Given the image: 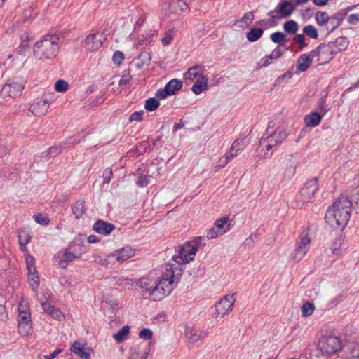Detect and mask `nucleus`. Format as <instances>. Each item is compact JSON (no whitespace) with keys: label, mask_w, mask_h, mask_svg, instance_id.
Segmentation results:
<instances>
[{"label":"nucleus","mask_w":359,"mask_h":359,"mask_svg":"<svg viewBox=\"0 0 359 359\" xmlns=\"http://www.w3.org/2000/svg\"><path fill=\"white\" fill-rule=\"evenodd\" d=\"M58 37L55 35L47 36L36 42L34 46V54L39 60H52L58 53L60 46Z\"/></svg>","instance_id":"f257e3e1"},{"label":"nucleus","mask_w":359,"mask_h":359,"mask_svg":"<svg viewBox=\"0 0 359 359\" xmlns=\"http://www.w3.org/2000/svg\"><path fill=\"white\" fill-rule=\"evenodd\" d=\"M312 227L304 229L296 241L295 248L290 253V258L294 262H299L308 252L311 243V231Z\"/></svg>","instance_id":"f03ea898"},{"label":"nucleus","mask_w":359,"mask_h":359,"mask_svg":"<svg viewBox=\"0 0 359 359\" xmlns=\"http://www.w3.org/2000/svg\"><path fill=\"white\" fill-rule=\"evenodd\" d=\"M314 18L320 32L326 36L335 30L341 22V18L338 15L330 16L325 11H317Z\"/></svg>","instance_id":"7ed1b4c3"},{"label":"nucleus","mask_w":359,"mask_h":359,"mask_svg":"<svg viewBox=\"0 0 359 359\" xmlns=\"http://www.w3.org/2000/svg\"><path fill=\"white\" fill-rule=\"evenodd\" d=\"M24 88V82L20 77L9 78L2 87L0 95L3 97H16L21 95Z\"/></svg>","instance_id":"20e7f679"},{"label":"nucleus","mask_w":359,"mask_h":359,"mask_svg":"<svg viewBox=\"0 0 359 359\" xmlns=\"http://www.w3.org/2000/svg\"><path fill=\"white\" fill-rule=\"evenodd\" d=\"M197 250V245L187 242L178 248L177 254L172 257V260L179 265L189 263L194 259Z\"/></svg>","instance_id":"39448f33"},{"label":"nucleus","mask_w":359,"mask_h":359,"mask_svg":"<svg viewBox=\"0 0 359 359\" xmlns=\"http://www.w3.org/2000/svg\"><path fill=\"white\" fill-rule=\"evenodd\" d=\"M134 254V250L131 248H123L108 255L106 259L102 261V265L104 267H113L116 262L121 263L133 257Z\"/></svg>","instance_id":"423d86ee"},{"label":"nucleus","mask_w":359,"mask_h":359,"mask_svg":"<svg viewBox=\"0 0 359 359\" xmlns=\"http://www.w3.org/2000/svg\"><path fill=\"white\" fill-rule=\"evenodd\" d=\"M296 9V5L291 0H280L278 6L268 13L273 20L290 17Z\"/></svg>","instance_id":"0eeeda50"},{"label":"nucleus","mask_w":359,"mask_h":359,"mask_svg":"<svg viewBox=\"0 0 359 359\" xmlns=\"http://www.w3.org/2000/svg\"><path fill=\"white\" fill-rule=\"evenodd\" d=\"M348 217H346L345 214H339V210L336 212L331 207H330L326 212L325 219V222L333 229H343L349 221Z\"/></svg>","instance_id":"6e6552de"},{"label":"nucleus","mask_w":359,"mask_h":359,"mask_svg":"<svg viewBox=\"0 0 359 359\" xmlns=\"http://www.w3.org/2000/svg\"><path fill=\"white\" fill-rule=\"evenodd\" d=\"M319 348L327 354H332L341 349V340L334 336H323L318 341Z\"/></svg>","instance_id":"1a4fd4ad"},{"label":"nucleus","mask_w":359,"mask_h":359,"mask_svg":"<svg viewBox=\"0 0 359 359\" xmlns=\"http://www.w3.org/2000/svg\"><path fill=\"white\" fill-rule=\"evenodd\" d=\"M235 299L233 294L226 295L215 304V312L214 318L215 319H221L232 311Z\"/></svg>","instance_id":"9d476101"},{"label":"nucleus","mask_w":359,"mask_h":359,"mask_svg":"<svg viewBox=\"0 0 359 359\" xmlns=\"http://www.w3.org/2000/svg\"><path fill=\"white\" fill-rule=\"evenodd\" d=\"M180 275V273L175 274V271H167L158 282L163 290V293H166L167 295L170 293L174 285L178 283Z\"/></svg>","instance_id":"9b49d317"},{"label":"nucleus","mask_w":359,"mask_h":359,"mask_svg":"<svg viewBox=\"0 0 359 359\" xmlns=\"http://www.w3.org/2000/svg\"><path fill=\"white\" fill-rule=\"evenodd\" d=\"M318 189V180L313 177L308 180L300 191L301 202L305 204L311 201Z\"/></svg>","instance_id":"f8f14e48"},{"label":"nucleus","mask_w":359,"mask_h":359,"mask_svg":"<svg viewBox=\"0 0 359 359\" xmlns=\"http://www.w3.org/2000/svg\"><path fill=\"white\" fill-rule=\"evenodd\" d=\"M313 57H318L319 65H323L332 59L334 53L328 43H321L312 52Z\"/></svg>","instance_id":"ddd939ff"},{"label":"nucleus","mask_w":359,"mask_h":359,"mask_svg":"<svg viewBox=\"0 0 359 359\" xmlns=\"http://www.w3.org/2000/svg\"><path fill=\"white\" fill-rule=\"evenodd\" d=\"M104 40L105 36L103 33L97 32L87 36L83 43V46L88 51H95L102 46Z\"/></svg>","instance_id":"4468645a"},{"label":"nucleus","mask_w":359,"mask_h":359,"mask_svg":"<svg viewBox=\"0 0 359 359\" xmlns=\"http://www.w3.org/2000/svg\"><path fill=\"white\" fill-rule=\"evenodd\" d=\"M353 206L351 201L346 196H342L338 198L332 206H330L336 212L339 210V214H345L346 217L350 218L351 217V209Z\"/></svg>","instance_id":"2eb2a0df"},{"label":"nucleus","mask_w":359,"mask_h":359,"mask_svg":"<svg viewBox=\"0 0 359 359\" xmlns=\"http://www.w3.org/2000/svg\"><path fill=\"white\" fill-rule=\"evenodd\" d=\"M48 108L46 100H37L30 105L29 111L35 116H43L46 114Z\"/></svg>","instance_id":"dca6fc26"},{"label":"nucleus","mask_w":359,"mask_h":359,"mask_svg":"<svg viewBox=\"0 0 359 359\" xmlns=\"http://www.w3.org/2000/svg\"><path fill=\"white\" fill-rule=\"evenodd\" d=\"M204 67L201 65H195L187 69V71L184 74V79L185 81H193L195 79L196 80L198 77L203 76L205 74H203Z\"/></svg>","instance_id":"f3484780"},{"label":"nucleus","mask_w":359,"mask_h":359,"mask_svg":"<svg viewBox=\"0 0 359 359\" xmlns=\"http://www.w3.org/2000/svg\"><path fill=\"white\" fill-rule=\"evenodd\" d=\"M29 18L26 12L24 13L22 17L15 16L12 20H7L4 22L5 27H7V32L11 30V32L14 31L15 28L21 27L22 25Z\"/></svg>","instance_id":"a211bd4d"},{"label":"nucleus","mask_w":359,"mask_h":359,"mask_svg":"<svg viewBox=\"0 0 359 359\" xmlns=\"http://www.w3.org/2000/svg\"><path fill=\"white\" fill-rule=\"evenodd\" d=\"M151 57L149 53L146 51L141 52L139 55L133 60V65L135 69H141L144 66L149 65Z\"/></svg>","instance_id":"6ab92c4d"},{"label":"nucleus","mask_w":359,"mask_h":359,"mask_svg":"<svg viewBox=\"0 0 359 359\" xmlns=\"http://www.w3.org/2000/svg\"><path fill=\"white\" fill-rule=\"evenodd\" d=\"M334 55L345 50L348 45V41L346 37L340 36L335 39L334 41L328 43Z\"/></svg>","instance_id":"aec40b11"},{"label":"nucleus","mask_w":359,"mask_h":359,"mask_svg":"<svg viewBox=\"0 0 359 359\" xmlns=\"http://www.w3.org/2000/svg\"><path fill=\"white\" fill-rule=\"evenodd\" d=\"M114 228V224L103 220H98L93 225V229L96 232L104 235L109 234Z\"/></svg>","instance_id":"412c9836"},{"label":"nucleus","mask_w":359,"mask_h":359,"mask_svg":"<svg viewBox=\"0 0 359 359\" xmlns=\"http://www.w3.org/2000/svg\"><path fill=\"white\" fill-rule=\"evenodd\" d=\"M149 297L154 301H159L163 299L165 297L168 296L166 293H163V290L161 285L157 283L155 285H151V288H147Z\"/></svg>","instance_id":"4be33fe9"},{"label":"nucleus","mask_w":359,"mask_h":359,"mask_svg":"<svg viewBox=\"0 0 359 359\" xmlns=\"http://www.w3.org/2000/svg\"><path fill=\"white\" fill-rule=\"evenodd\" d=\"M169 10L175 14H181L188 8L184 0H169Z\"/></svg>","instance_id":"5701e85b"},{"label":"nucleus","mask_w":359,"mask_h":359,"mask_svg":"<svg viewBox=\"0 0 359 359\" xmlns=\"http://www.w3.org/2000/svg\"><path fill=\"white\" fill-rule=\"evenodd\" d=\"M208 79L206 75L198 77L191 87V90L196 95L200 94L203 90L208 88Z\"/></svg>","instance_id":"b1692460"},{"label":"nucleus","mask_w":359,"mask_h":359,"mask_svg":"<svg viewBox=\"0 0 359 359\" xmlns=\"http://www.w3.org/2000/svg\"><path fill=\"white\" fill-rule=\"evenodd\" d=\"M312 63V58L306 54L302 55L297 60V67L301 72L308 69Z\"/></svg>","instance_id":"393cba45"},{"label":"nucleus","mask_w":359,"mask_h":359,"mask_svg":"<svg viewBox=\"0 0 359 359\" xmlns=\"http://www.w3.org/2000/svg\"><path fill=\"white\" fill-rule=\"evenodd\" d=\"M287 133L285 130H276L273 135L268 137V142L280 144L287 137Z\"/></svg>","instance_id":"a878e982"},{"label":"nucleus","mask_w":359,"mask_h":359,"mask_svg":"<svg viewBox=\"0 0 359 359\" xmlns=\"http://www.w3.org/2000/svg\"><path fill=\"white\" fill-rule=\"evenodd\" d=\"M322 119V116L318 113H311L305 116L304 121L307 126L313 127L318 126Z\"/></svg>","instance_id":"bb28decb"},{"label":"nucleus","mask_w":359,"mask_h":359,"mask_svg":"<svg viewBox=\"0 0 359 359\" xmlns=\"http://www.w3.org/2000/svg\"><path fill=\"white\" fill-rule=\"evenodd\" d=\"M18 331L22 336H28L32 332V321H18Z\"/></svg>","instance_id":"cd10ccee"},{"label":"nucleus","mask_w":359,"mask_h":359,"mask_svg":"<svg viewBox=\"0 0 359 359\" xmlns=\"http://www.w3.org/2000/svg\"><path fill=\"white\" fill-rule=\"evenodd\" d=\"M264 30L262 28H251L246 34L247 39L250 42L257 41L263 34Z\"/></svg>","instance_id":"c85d7f7f"},{"label":"nucleus","mask_w":359,"mask_h":359,"mask_svg":"<svg viewBox=\"0 0 359 359\" xmlns=\"http://www.w3.org/2000/svg\"><path fill=\"white\" fill-rule=\"evenodd\" d=\"M71 351L83 359H88L89 358V354L85 352L82 344L77 341L72 344Z\"/></svg>","instance_id":"c756f323"},{"label":"nucleus","mask_w":359,"mask_h":359,"mask_svg":"<svg viewBox=\"0 0 359 359\" xmlns=\"http://www.w3.org/2000/svg\"><path fill=\"white\" fill-rule=\"evenodd\" d=\"M254 13L253 12H247L245 13L241 20L237 21L238 23V27L241 28H246L250 25L254 20Z\"/></svg>","instance_id":"7c9ffc66"},{"label":"nucleus","mask_w":359,"mask_h":359,"mask_svg":"<svg viewBox=\"0 0 359 359\" xmlns=\"http://www.w3.org/2000/svg\"><path fill=\"white\" fill-rule=\"evenodd\" d=\"M76 256L69 251V250H66L63 253L62 257L59 261V266L62 269H65L67 266V264L72 261H73Z\"/></svg>","instance_id":"2f4dec72"},{"label":"nucleus","mask_w":359,"mask_h":359,"mask_svg":"<svg viewBox=\"0 0 359 359\" xmlns=\"http://www.w3.org/2000/svg\"><path fill=\"white\" fill-rule=\"evenodd\" d=\"M182 86V83L180 80L176 79H172L166 85L165 88L168 91L169 94L174 95L177 91H178Z\"/></svg>","instance_id":"473e14b6"},{"label":"nucleus","mask_w":359,"mask_h":359,"mask_svg":"<svg viewBox=\"0 0 359 359\" xmlns=\"http://www.w3.org/2000/svg\"><path fill=\"white\" fill-rule=\"evenodd\" d=\"M28 282L33 290H36L39 285V276L38 271H29Z\"/></svg>","instance_id":"72a5a7b5"},{"label":"nucleus","mask_w":359,"mask_h":359,"mask_svg":"<svg viewBox=\"0 0 359 359\" xmlns=\"http://www.w3.org/2000/svg\"><path fill=\"white\" fill-rule=\"evenodd\" d=\"M130 327L128 325L123 326L117 333L114 334L113 337L117 343H121L124 341L129 334Z\"/></svg>","instance_id":"f704fd0d"},{"label":"nucleus","mask_w":359,"mask_h":359,"mask_svg":"<svg viewBox=\"0 0 359 359\" xmlns=\"http://www.w3.org/2000/svg\"><path fill=\"white\" fill-rule=\"evenodd\" d=\"M84 201H78L72 207V212L76 219L80 218L85 212Z\"/></svg>","instance_id":"c9c22d12"},{"label":"nucleus","mask_w":359,"mask_h":359,"mask_svg":"<svg viewBox=\"0 0 359 359\" xmlns=\"http://www.w3.org/2000/svg\"><path fill=\"white\" fill-rule=\"evenodd\" d=\"M283 28L287 34H294L299 29V25L296 21L290 20L284 23Z\"/></svg>","instance_id":"e433bc0d"},{"label":"nucleus","mask_w":359,"mask_h":359,"mask_svg":"<svg viewBox=\"0 0 359 359\" xmlns=\"http://www.w3.org/2000/svg\"><path fill=\"white\" fill-rule=\"evenodd\" d=\"M31 236L25 231L21 230L18 232V241L21 248L25 250L26 245L30 241Z\"/></svg>","instance_id":"4c0bfd02"},{"label":"nucleus","mask_w":359,"mask_h":359,"mask_svg":"<svg viewBox=\"0 0 359 359\" xmlns=\"http://www.w3.org/2000/svg\"><path fill=\"white\" fill-rule=\"evenodd\" d=\"M271 39L273 42L278 43L280 46L284 45L287 39V36L280 32H276L271 35Z\"/></svg>","instance_id":"58836bf2"},{"label":"nucleus","mask_w":359,"mask_h":359,"mask_svg":"<svg viewBox=\"0 0 359 359\" xmlns=\"http://www.w3.org/2000/svg\"><path fill=\"white\" fill-rule=\"evenodd\" d=\"M160 105L159 101L154 97H150L145 102L144 108L149 111H155Z\"/></svg>","instance_id":"ea45409f"},{"label":"nucleus","mask_w":359,"mask_h":359,"mask_svg":"<svg viewBox=\"0 0 359 359\" xmlns=\"http://www.w3.org/2000/svg\"><path fill=\"white\" fill-rule=\"evenodd\" d=\"M303 32L307 36L317 39L318 38V33L317 29L313 25H306L303 28Z\"/></svg>","instance_id":"a19ab883"},{"label":"nucleus","mask_w":359,"mask_h":359,"mask_svg":"<svg viewBox=\"0 0 359 359\" xmlns=\"http://www.w3.org/2000/svg\"><path fill=\"white\" fill-rule=\"evenodd\" d=\"M314 309H315V307H314L313 304H312L309 302H306V303H304L302 305V309H301L302 316L304 317H307V316H311L313 313Z\"/></svg>","instance_id":"79ce46f5"},{"label":"nucleus","mask_w":359,"mask_h":359,"mask_svg":"<svg viewBox=\"0 0 359 359\" xmlns=\"http://www.w3.org/2000/svg\"><path fill=\"white\" fill-rule=\"evenodd\" d=\"M239 145H240V142L238 140H235L233 142V144H231L229 153L226 154L229 157V158L231 160L233 159L234 157H236L238 154V152L240 151Z\"/></svg>","instance_id":"37998d69"},{"label":"nucleus","mask_w":359,"mask_h":359,"mask_svg":"<svg viewBox=\"0 0 359 359\" xmlns=\"http://www.w3.org/2000/svg\"><path fill=\"white\" fill-rule=\"evenodd\" d=\"M228 220V218L224 217L215 221L214 226L219 231V233H224L225 232L224 225L227 223Z\"/></svg>","instance_id":"c03bdc74"},{"label":"nucleus","mask_w":359,"mask_h":359,"mask_svg":"<svg viewBox=\"0 0 359 359\" xmlns=\"http://www.w3.org/2000/svg\"><path fill=\"white\" fill-rule=\"evenodd\" d=\"M68 87V83L63 79H60L55 83V89L57 92H65L67 90Z\"/></svg>","instance_id":"a18cd8bd"},{"label":"nucleus","mask_w":359,"mask_h":359,"mask_svg":"<svg viewBox=\"0 0 359 359\" xmlns=\"http://www.w3.org/2000/svg\"><path fill=\"white\" fill-rule=\"evenodd\" d=\"M34 219L36 223L41 225H47L50 222L48 217L42 213L34 215Z\"/></svg>","instance_id":"49530a36"},{"label":"nucleus","mask_w":359,"mask_h":359,"mask_svg":"<svg viewBox=\"0 0 359 359\" xmlns=\"http://www.w3.org/2000/svg\"><path fill=\"white\" fill-rule=\"evenodd\" d=\"M173 40V31L170 30L168 32H165L163 36L161 38V42L163 46L169 45L172 41Z\"/></svg>","instance_id":"de8ad7c7"},{"label":"nucleus","mask_w":359,"mask_h":359,"mask_svg":"<svg viewBox=\"0 0 359 359\" xmlns=\"http://www.w3.org/2000/svg\"><path fill=\"white\" fill-rule=\"evenodd\" d=\"M132 79V76L130 74V70H126L123 72V75L119 80V85L120 86H125L128 84L130 81Z\"/></svg>","instance_id":"09e8293b"},{"label":"nucleus","mask_w":359,"mask_h":359,"mask_svg":"<svg viewBox=\"0 0 359 359\" xmlns=\"http://www.w3.org/2000/svg\"><path fill=\"white\" fill-rule=\"evenodd\" d=\"M231 161L229 157L225 154L223 157H222L219 161L217 165L215 166L216 170H219L220 168H224L227 163Z\"/></svg>","instance_id":"8fccbe9b"},{"label":"nucleus","mask_w":359,"mask_h":359,"mask_svg":"<svg viewBox=\"0 0 359 359\" xmlns=\"http://www.w3.org/2000/svg\"><path fill=\"white\" fill-rule=\"evenodd\" d=\"M140 338L147 340L150 339L152 337V332L147 328H144L139 332Z\"/></svg>","instance_id":"3c124183"},{"label":"nucleus","mask_w":359,"mask_h":359,"mask_svg":"<svg viewBox=\"0 0 359 359\" xmlns=\"http://www.w3.org/2000/svg\"><path fill=\"white\" fill-rule=\"evenodd\" d=\"M294 41L297 43L299 45L300 48H302L306 46L305 43V37L304 34H297L294 39Z\"/></svg>","instance_id":"603ef678"},{"label":"nucleus","mask_w":359,"mask_h":359,"mask_svg":"<svg viewBox=\"0 0 359 359\" xmlns=\"http://www.w3.org/2000/svg\"><path fill=\"white\" fill-rule=\"evenodd\" d=\"M124 59V55L121 51H116L113 55V60L115 64L120 65Z\"/></svg>","instance_id":"864d4df0"},{"label":"nucleus","mask_w":359,"mask_h":359,"mask_svg":"<svg viewBox=\"0 0 359 359\" xmlns=\"http://www.w3.org/2000/svg\"><path fill=\"white\" fill-rule=\"evenodd\" d=\"M18 321H31V313L29 311H21L18 314Z\"/></svg>","instance_id":"5fc2aeb1"},{"label":"nucleus","mask_w":359,"mask_h":359,"mask_svg":"<svg viewBox=\"0 0 359 359\" xmlns=\"http://www.w3.org/2000/svg\"><path fill=\"white\" fill-rule=\"evenodd\" d=\"M112 175H113L112 169L110 168H106L103 172L104 182L109 183L111 180Z\"/></svg>","instance_id":"6e6d98bb"},{"label":"nucleus","mask_w":359,"mask_h":359,"mask_svg":"<svg viewBox=\"0 0 359 359\" xmlns=\"http://www.w3.org/2000/svg\"><path fill=\"white\" fill-rule=\"evenodd\" d=\"M144 114L143 111H136L133 113L130 116V121H140L142 120V116Z\"/></svg>","instance_id":"4d7b16f0"},{"label":"nucleus","mask_w":359,"mask_h":359,"mask_svg":"<svg viewBox=\"0 0 359 359\" xmlns=\"http://www.w3.org/2000/svg\"><path fill=\"white\" fill-rule=\"evenodd\" d=\"M139 286L143 290L145 291L146 293L148 294V292H147V288H151V286L150 285V282L148 280V279L147 278H141L140 280H139Z\"/></svg>","instance_id":"13d9d810"},{"label":"nucleus","mask_w":359,"mask_h":359,"mask_svg":"<svg viewBox=\"0 0 359 359\" xmlns=\"http://www.w3.org/2000/svg\"><path fill=\"white\" fill-rule=\"evenodd\" d=\"M156 96L157 98H159V99H164L168 95H170L168 93V91L167 90L166 88L164 87L163 89H159L156 91Z\"/></svg>","instance_id":"bf43d9fd"},{"label":"nucleus","mask_w":359,"mask_h":359,"mask_svg":"<svg viewBox=\"0 0 359 359\" xmlns=\"http://www.w3.org/2000/svg\"><path fill=\"white\" fill-rule=\"evenodd\" d=\"M25 261L27 269H31L32 267L35 268V259L34 257L28 255L26 256Z\"/></svg>","instance_id":"052dcab7"},{"label":"nucleus","mask_w":359,"mask_h":359,"mask_svg":"<svg viewBox=\"0 0 359 359\" xmlns=\"http://www.w3.org/2000/svg\"><path fill=\"white\" fill-rule=\"evenodd\" d=\"M41 306L43 310L48 313L50 316L55 309L53 306L50 305L48 302H41Z\"/></svg>","instance_id":"680f3d73"},{"label":"nucleus","mask_w":359,"mask_h":359,"mask_svg":"<svg viewBox=\"0 0 359 359\" xmlns=\"http://www.w3.org/2000/svg\"><path fill=\"white\" fill-rule=\"evenodd\" d=\"M216 228L214 226L212 228H211L207 233V237L209 238V239H213V238H215L216 237H217L219 235H220L221 233H219V231H216Z\"/></svg>","instance_id":"e2e57ef3"},{"label":"nucleus","mask_w":359,"mask_h":359,"mask_svg":"<svg viewBox=\"0 0 359 359\" xmlns=\"http://www.w3.org/2000/svg\"><path fill=\"white\" fill-rule=\"evenodd\" d=\"M53 318L61 320L64 318V315L62 313L57 309H55L53 313L50 315Z\"/></svg>","instance_id":"0e129e2a"},{"label":"nucleus","mask_w":359,"mask_h":359,"mask_svg":"<svg viewBox=\"0 0 359 359\" xmlns=\"http://www.w3.org/2000/svg\"><path fill=\"white\" fill-rule=\"evenodd\" d=\"M148 184L149 180L145 176H140L137 181V184L140 187H146Z\"/></svg>","instance_id":"69168bd1"},{"label":"nucleus","mask_w":359,"mask_h":359,"mask_svg":"<svg viewBox=\"0 0 359 359\" xmlns=\"http://www.w3.org/2000/svg\"><path fill=\"white\" fill-rule=\"evenodd\" d=\"M18 311L19 313L21 311H29L28 303L27 301H25L24 299L22 300L18 306Z\"/></svg>","instance_id":"338daca9"},{"label":"nucleus","mask_w":359,"mask_h":359,"mask_svg":"<svg viewBox=\"0 0 359 359\" xmlns=\"http://www.w3.org/2000/svg\"><path fill=\"white\" fill-rule=\"evenodd\" d=\"M348 22L350 24H356L359 22V14H352L348 17Z\"/></svg>","instance_id":"774afa93"}]
</instances>
